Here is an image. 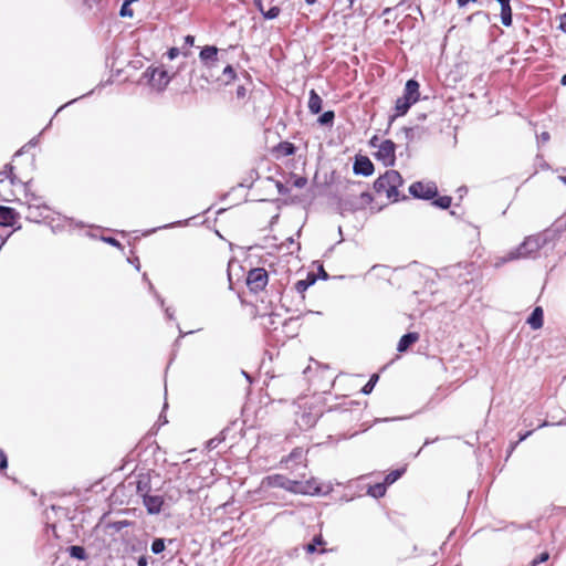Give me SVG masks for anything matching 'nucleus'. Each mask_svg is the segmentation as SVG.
Wrapping results in <instances>:
<instances>
[{
	"mask_svg": "<svg viewBox=\"0 0 566 566\" xmlns=\"http://www.w3.org/2000/svg\"><path fill=\"white\" fill-rule=\"evenodd\" d=\"M559 232L556 229L548 228L542 232L527 235L524 241L515 249L510 250L502 259L501 263L518 259H536L542 250L553 249L558 240Z\"/></svg>",
	"mask_w": 566,
	"mask_h": 566,
	"instance_id": "1",
	"label": "nucleus"
},
{
	"mask_svg": "<svg viewBox=\"0 0 566 566\" xmlns=\"http://www.w3.org/2000/svg\"><path fill=\"white\" fill-rule=\"evenodd\" d=\"M269 484L271 486L281 488L293 493L305 495H317L322 491L319 483L314 478L306 481H296L287 479L281 474H276L269 476Z\"/></svg>",
	"mask_w": 566,
	"mask_h": 566,
	"instance_id": "2",
	"label": "nucleus"
},
{
	"mask_svg": "<svg viewBox=\"0 0 566 566\" xmlns=\"http://www.w3.org/2000/svg\"><path fill=\"white\" fill-rule=\"evenodd\" d=\"M403 184V179L397 170H387L374 182V190L377 193H386V197L392 201L398 200V188Z\"/></svg>",
	"mask_w": 566,
	"mask_h": 566,
	"instance_id": "3",
	"label": "nucleus"
},
{
	"mask_svg": "<svg viewBox=\"0 0 566 566\" xmlns=\"http://www.w3.org/2000/svg\"><path fill=\"white\" fill-rule=\"evenodd\" d=\"M419 87L420 85L416 80L411 78L407 81L402 96L398 97L396 101V116L405 115L409 108L418 102L420 96Z\"/></svg>",
	"mask_w": 566,
	"mask_h": 566,
	"instance_id": "4",
	"label": "nucleus"
},
{
	"mask_svg": "<svg viewBox=\"0 0 566 566\" xmlns=\"http://www.w3.org/2000/svg\"><path fill=\"white\" fill-rule=\"evenodd\" d=\"M269 281L268 272L263 268H255L248 272L247 285L253 293H258L266 286Z\"/></svg>",
	"mask_w": 566,
	"mask_h": 566,
	"instance_id": "5",
	"label": "nucleus"
},
{
	"mask_svg": "<svg viewBox=\"0 0 566 566\" xmlns=\"http://www.w3.org/2000/svg\"><path fill=\"white\" fill-rule=\"evenodd\" d=\"M199 59L209 75L213 76L212 71L218 67L220 61L219 49L214 45H206L201 49Z\"/></svg>",
	"mask_w": 566,
	"mask_h": 566,
	"instance_id": "6",
	"label": "nucleus"
},
{
	"mask_svg": "<svg viewBox=\"0 0 566 566\" xmlns=\"http://www.w3.org/2000/svg\"><path fill=\"white\" fill-rule=\"evenodd\" d=\"M409 192L415 197L419 199H433L438 193V188L434 182H422V181H416L410 185Z\"/></svg>",
	"mask_w": 566,
	"mask_h": 566,
	"instance_id": "7",
	"label": "nucleus"
},
{
	"mask_svg": "<svg viewBox=\"0 0 566 566\" xmlns=\"http://www.w3.org/2000/svg\"><path fill=\"white\" fill-rule=\"evenodd\" d=\"M395 151L396 144L390 139H386L378 145V150L375 156L378 160L382 161L385 166H394L396 160Z\"/></svg>",
	"mask_w": 566,
	"mask_h": 566,
	"instance_id": "8",
	"label": "nucleus"
},
{
	"mask_svg": "<svg viewBox=\"0 0 566 566\" xmlns=\"http://www.w3.org/2000/svg\"><path fill=\"white\" fill-rule=\"evenodd\" d=\"M145 76L148 77L149 84L158 91H163L170 82L167 71L161 67L148 69Z\"/></svg>",
	"mask_w": 566,
	"mask_h": 566,
	"instance_id": "9",
	"label": "nucleus"
},
{
	"mask_svg": "<svg viewBox=\"0 0 566 566\" xmlns=\"http://www.w3.org/2000/svg\"><path fill=\"white\" fill-rule=\"evenodd\" d=\"M319 415L317 412H313L312 410L303 409L301 412L296 415L295 422L301 429H310L314 427L317 422Z\"/></svg>",
	"mask_w": 566,
	"mask_h": 566,
	"instance_id": "10",
	"label": "nucleus"
},
{
	"mask_svg": "<svg viewBox=\"0 0 566 566\" xmlns=\"http://www.w3.org/2000/svg\"><path fill=\"white\" fill-rule=\"evenodd\" d=\"M143 504L149 514H158L161 511L164 499L160 495L145 493L143 494Z\"/></svg>",
	"mask_w": 566,
	"mask_h": 566,
	"instance_id": "11",
	"label": "nucleus"
},
{
	"mask_svg": "<svg viewBox=\"0 0 566 566\" xmlns=\"http://www.w3.org/2000/svg\"><path fill=\"white\" fill-rule=\"evenodd\" d=\"M353 170L356 175L370 176L374 172V164L366 156H358L354 163Z\"/></svg>",
	"mask_w": 566,
	"mask_h": 566,
	"instance_id": "12",
	"label": "nucleus"
},
{
	"mask_svg": "<svg viewBox=\"0 0 566 566\" xmlns=\"http://www.w3.org/2000/svg\"><path fill=\"white\" fill-rule=\"evenodd\" d=\"M402 132L408 143L416 142L422 139L424 136L429 135L430 132L428 128L421 125H415L411 127H403Z\"/></svg>",
	"mask_w": 566,
	"mask_h": 566,
	"instance_id": "13",
	"label": "nucleus"
},
{
	"mask_svg": "<svg viewBox=\"0 0 566 566\" xmlns=\"http://www.w3.org/2000/svg\"><path fill=\"white\" fill-rule=\"evenodd\" d=\"M19 219V213L10 207L0 206V224L12 227Z\"/></svg>",
	"mask_w": 566,
	"mask_h": 566,
	"instance_id": "14",
	"label": "nucleus"
},
{
	"mask_svg": "<svg viewBox=\"0 0 566 566\" xmlns=\"http://www.w3.org/2000/svg\"><path fill=\"white\" fill-rule=\"evenodd\" d=\"M544 323V313L541 306H536L530 317L527 318V324L532 329H539Z\"/></svg>",
	"mask_w": 566,
	"mask_h": 566,
	"instance_id": "15",
	"label": "nucleus"
},
{
	"mask_svg": "<svg viewBox=\"0 0 566 566\" xmlns=\"http://www.w3.org/2000/svg\"><path fill=\"white\" fill-rule=\"evenodd\" d=\"M418 339H419V334L418 333L411 332V333L405 334L400 338V340H399V343L397 345V350L400 352V353L406 352Z\"/></svg>",
	"mask_w": 566,
	"mask_h": 566,
	"instance_id": "16",
	"label": "nucleus"
},
{
	"mask_svg": "<svg viewBox=\"0 0 566 566\" xmlns=\"http://www.w3.org/2000/svg\"><path fill=\"white\" fill-rule=\"evenodd\" d=\"M25 218L33 222H39L41 218H44V212L48 211L46 206L25 207Z\"/></svg>",
	"mask_w": 566,
	"mask_h": 566,
	"instance_id": "17",
	"label": "nucleus"
},
{
	"mask_svg": "<svg viewBox=\"0 0 566 566\" xmlns=\"http://www.w3.org/2000/svg\"><path fill=\"white\" fill-rule=\"evenodd\" d=\"M323 101L315 90L310 91L308 109L313 114H318L322 111Z\"/></svg>",
	"mask_w": 566,
	"mask_h": 566,
	"instance_id": "18",
	"label": "nucleus"
},
{
	"mask_svg": "<svg viewBox=\"0 0 566 566\" xmlns=\"http://www.w3.org/2000/svg\"><path fill=\"white\" fill-rule=\"evenodd\" d=\"M25 190V202L23 203L25 207H36V206H45L40 197L31 192L30 184H24Z\"/></svg>",
	"mask_w": 566,
	"mask_h": 566,
	"instance_id": "19",
	"label": "nucleus"
},
{
	"mask_svg": "<svg viewBox=\"0 0 566 566\" xmlns=\"http://www.w3.org/2000/svg\"><path fill=\"white\" fill-rule=\"evenodd\" d=\"M235 76H237V73H235L234 69L230 64H227L222 71V75L217 76L216 80L228 85L234 81Z\"/></svg>",
	"mask_w": 566,
	"mask_h": 566,
	"instance_id": "20",
	"label": "nucleus"
},
{
	"mask_svg": "<svg viewBox=\"0 0 566 566\" xmlns=\"http://www.w3.org/2000/svg\"><path fill=\"white\" fill-rule=\"evenodd\" d=\"M316 282V277L314 274H308L306 280H300L295 283V290L300 294H304V292Z\"/></svg>",
	"mask_w": 566,
	"mask_h": 566,
	"instance_id": "21",
	"label": "nucleus"
},
{
	"mask_svg": "<svg viewBox=\"0 0 566 566\" xmlns=\"http://www.w3.org/2000/svg\"><path fill=\"white\" fill-rule=\"evenodd\" d=\"M276 151L282 156H291L295 154L296 147L290 142H281L276 147Z\"/></svg>",
	"mask_w": 566,
	"mask_h": 566,
	"instance_id": "22",
	"label": "nucleus"
},
{
	"mask_svg": "<svg viewBox=\"0 0 566 566\" xmlns=\"http://www.w3.org/2000/svg\"><path fill=\"white\" fill-rule=\"evenodd\" d=\"M67 551H69L70 556L75 558V559L84 560L87 557L86 551L82 546L72 545V546L69 547Z\"/></svg>",
	"mask_w": 566,
	"mask_h": 566,
	"instance_id": "23",
	"label": "nucleus"
},
{
	"mask_svg": "<svg viewBox=\"0 0 566 566\" xmlns=\"http://www.w3.org/2000/svg\"><path fill=\"white\" fill-rule=\"evenodd\" d=\"M501 22L505 27L512 25V8L511 6L501 7Z\"/></svg>",
	"mask_w": 566,
	"mask_h": 566,
	"instance_id": "24",
	"label": "nucleus"
},
{
	"mask_svg": "<svg viewBox=\"0 0 566 566\" xmlns=\"http://www.w3.org/2000/svg\"><path fill=\"white\" fill-rule=\"evenodd\" d=\"M386 493V484L385 482L384 483H377L375 485H371L369 489H368V494L371 495L373 497H381L384 496Z\"/></svg>",
	"mask_w": 566,
	"mask_h": 566,
	"instance_id": "25",
	"label": "nucleus"
},
{
	"mask_svg": "<svg viewBox=\"0 0 566 566\" xmlns=\"http://www.w3.org/2000/svg\"><path fill=\"white\" fill-rule=\"evenodd\" d=\"M335 114L333 111L324 112L317 119L318 124L322 126H332L334 123Z\"/></svg>",
	"mask_w": 566,
	"mask_h": 566,
	"instance_id": "26",
	"label": "nucleus"
},
{
	"mask_svg": "<svg viewBox=\"0 0 566 566\" xmlns=\"http://www.w3.org/2000/svg\"><path fill=\"white\" fill-rule=\"evenodd\" d=\"M6 179H10L11 184H15V179L13 176V166L6 165L4 168L0 171V182Z\"/></svg>",
	"mask_w": 566,
	"mask_h": 566,
	"instance_id": "27",
	"label": "nucleus"
},
{
	"mask_svg": "<svg viewBox=\"0 0 566 566\" xmlns=\"http://www.w3.org/2000/svg\"><path fill=\"white\" fill-rule=\"evenodd\" d=\"M379 379V376L377 374H374L369 380L365 384V386L361 388V392L364 395H369L374 387L376 386L377 381Z\"/></svg>",
	"mask_w": 566,
	"mask_h": 566,
	"instance_id": "28",
	"label": "nucleus"
},
{
	"mask_svg": "<svg viewBox=\"0 0 566 566\" xmlns=\"http://www.w3.org/2000/svg\"><path fill=\"white\" fill-rule=\"evenodd\" d=\"M403 469H397L388 473L385 478V484L389 485L395 483L403 473Z\"/></svg>",
	"mask_w": 566,
	"mask_h": 566,
	"instance_id": "29",
	"label": "nucleus"
},
{
	"mask_svg": "<svg viewBox=\"0 0 566 566\" xmlns=\"http://www.w3.org/2000/svg\"><path fill=\"white\" fill-rule=\"evenodd\" d=\"M303 459V449L295 448L292 450V452L286 458L285 462H301Z\"/></svg>",
	"mask_w": 566,
	"mask_h": 566,
	"instance_id": "30",
	"label": "nucleus"
},
{
	"mask_svg": "<svg viewBox=\"0 0 566 566\" xmlns=\"http://www.w3.org/2000/svg\"><path fill=\"white\" fill-rule=\"evenodd\" d=\"M451 201H452L451 197L442 196V197L434 199L433 205L441 209H448L451 205Z\"/></svg>",
	"mask_w": 566,
	"mask_h": 566,
	"instance_id": "31",
	"label": "nucleus"
},
{
	"mask_svg": "<svg viewBox=\"0 0 566 566\" xmlns=\"http://www.w3.org/2000/svg\"><path fill=\"white\" fill-rule=\"evenodd\" d=\"M324 544V539L322 537V535H317L313 538V541L306 545L305 549L307 553H315L316 552V546L318 545H323Z\"/></svg>",
	"mask_w": 566,
	"mask_h": 566,
	"instance_id": "32",
	"label": "nucleus"
},
{
	"mask_svg": "<svg viewBox=\"0 0 566 566\" xmlns=\"http://www.w3.org/2000/svg\"><path fill=\"white\" fill-rule=\"evenodd\" d=\"M281 9L276 6L271 7L269 10H265L262 15L266 20L276 19L280 15Z\"/></svg>",
	"mask_w": 566,
	"mask_h": 566,
	"instance_id": "33",
	"label": "nucleus"
},
{
	"mask_svg": "<svg viewBox=\"0 0 566 566\" xmlns=\"http://www.w3.org/2000/svg\"><path fill=\"white\" fill-rule=\"evenodd\" d=\"M165 549V542L163 538H156L154 539L153 544H151V552L154 554H160L161 552H164Z\"/></svg>",
	"mask_w": 566,
	"mask_h": 566,
	"instance_id": "34",
	"label": "nucleus"
},
{
	"mask_svg": "<svg viewBox=\"0 0 566 566\" xmlns=\"http://www.w3.org/2000/svg\"><path fill=\"white\" fill-rule=\"evenodd\" d=\"M307 184V179L305 177H295L294 181H293V186L295 188H304Z\"/></svg>",
	"mask_w": 566,
	"mask_h": 566,
	"instance_id": "35",
	"label": "nucleus"
},
{
	"mask_svg": "<svg viewBox=\"0 0 566 566\" xmlns=\"http://www.w3.org/2000/svg\"><path fill=\"white\" fill-rule=\"evenodd\" d=\"M103 241L108 243V244H111V245H113V247L123 249L120 242L118 240H116L115 238H113V237H104Z\"/></svg>",
	"mask_w": 566,
	"mask_h": 566,
	"instance_id": "36",
	"label": "nucleus"
},
{
	"mask_svg": "<svg viewBox=\"0 0 566 566\" xmlns=\"http://www.w3.org/2000/svg\"><path fill=\"white\" fill-rule=\"evenodd\" d=\"M8 467V458L3 450L0 449V470H4Z\"/></svg>",
	"mask_w": 566,
	"mask_h": 566,
	"instance_id": "37",
	"label": "nucleus"
},
{
	"mask_svg": "<svg viewBox=\"0 0 566 566\" xmlns=\"http://www.w3.org/2000/svg\"><path fill=\"white\" fill-rule=\"evenodd\" d=\"M548 558H549L548 553H547V552H544V553H542L537 558H535V559L533 560V565L535 566V565H537V564L544 563V562H546Z\"/></svg>",
	"mask_w": 566,
	"mask_h": 566,
	"instance_id": "38",
	"label": "nucleus"
},
{
	"mask_svg": "<svg viewBox=\"0 0 566 566\" xmlns=\"http://www.w3.org/2000/svg\"><path fill=\"white\" fill-rule=\"evenodd\" d=\"M119 13L122 17H126V15L132 17L133 15L132 10L128 9V1H125V3L122 6Z\"/></svg>",
	"mask_w": 566,
	"mask_h": 566,
	"instance_id": "39",
	"label": "nucleus"
},
{
	"mask_svg": "<svg viewBox=\"0 0 566 566\" xmlns=\"http://www.w3.org/2000/svg\"><path fill=\"white\" fill-rule=\"evenodd\" d=\"M461 271H462V268L460 264L454 265V266L450 268V275L451 276H461Z\"/></svg>",
	"mask_w": 566,
	"mask_h": 566,
	"instance_id": "40",
	"label": "nucleus"
},
{
	"mask_svg": "<svg viewBox=\"0 0 566 566\" xmlns=\"http://www.w3.org/2000/svg\"><path fill=\"white\" fill-rule=\"evenodd\" d=\"M558 29L566 33V13L559 15Z\"/></svg>",
	"mask_w": 566,
	"mask_h": 566,
	"instance_id": "41",
	"label": "nucleus"
},
{
	"mask_svg": "<svg viewBox=\"0 0 566 566\" xmlns=\"http://www.w3.org/2000/svg\"><path fill=\"white\" fill-rule=\"evenodd\" d=\"M147 483H144L143 481H138L137 484V492L143 496V494L147 493Z\"/></svg>",
	"mask_w": 566,
	"mask_h": 566,
	"instance_id": "42",
	"label": "nucleus"
},
{
	"mask_svg": "<svg viewBox=\"0 0 566 566\" xmlns=\"http://www.w3.org/2000/svg\"><path fill=\"white\" fill-rule=\"evenodd\" d=\"M549 133L547 132H543L541 135L537 136V142L538 143H547L549 140Z\"/></svg>",
	"mask_w": 566,
	"mask_h": 566,
	"instance_id": "43",
	"label": "nucleus"
},
{
	"mask_svg": "<svg viewBox=\"0 0 566 566\" xmlns=\"http://www.w3.org/2000/svg\"><path fill=\"white\" fill-rule=\"evenodd\" d=\"M179 53H180V52H179V49H178V48H171V49H169V51H168V53H167V54H168V57H169L170 60H174L175 57H177V56L179 55Z\"/></svg>",
	"mask_w": 566,
	"mask_h": 566,
	"instance_id": "44",
	"label": "nucleus"
},
{
	"mask_svg": "<svg viewBox=\"0 0 566 566\" xmlns=\"http://www.w3.org/2000/svg\"><path fill=\"white\" fill-rule=\"evenodd\" d=\"M532 433H533V431H532V430L526 431L525 433H520V434H518V440H517V441H518V442L524 441V440H525V439H527Z\"/></svg>",
	"mask_w": 566,
	"mask_h": 566,
	"instance_id": "45",
	"label": "nucleus"
},
{
	"mask_svg": "<svg viewBox=\"0 0 566 566\" xmlns=\"http://www.w3.org/2000/svg\"><path fill=\"white\" fill-rule=\"evenodd\" d=\"M147 565H148V560H147L146 556H140L137 559V566H147Z\"/></svg>",
	"mask_w": 566,
	"mask_h": 566,
	"instance_id": "46",
	"label": "nucleus"
},
{
	"mask_svg": "<svg viewBox=\"0 0 566 566\" xmlns=\"http://www.w3.org/2000/svg\"><path fill=\"white\" fill-rule=\"evenodd\" d=\"M478 0H457L459 8H464L469 2H476Z\"/></svg>",
	"mask_w": 566,
	"mask_h": 566,
	"instance_id": "47",
	"label": "nucleus"
},
{
	"mask_svg": "<svg viewBox=\"0 0 566 566\" xmlns=\"http://www.w3.org/2000/svg\"><path fill=\"white\" fill-rule=\"evenodd\" d=\"M254 1V4L256 7V9L263 13L265 10H264V7H263V3H262V0H253Z\"/></svg>",
	"mask_w": 566,
	"mask_h": 566,
	"instance_id": "48",
	"label": "nucleus"
},
{
	"mask_svg": "<svg viewBox=\"0 0 566 566\" xmlns=\"http://www.w3.org/2000/svg\"><path fill=\"white\" fill-rule=\"evenodd\" d=\"M245 92H247V91H245V88H244L243 86H239V87L237 88V96H238V97H244V96H245Z\"/></svg>",
	"mask_w": 566,
	"mask_h": 566,
	"instance_id": "49",
	"label": "nucleus"
},
{
	"mask_svg": "<svg viewBox=\"0 0 566 566\" xmlns=\"http://www.w3.org/2000/svg\"><path fill=\"white\" fill-rule=\"evenodd\" d=\"M476 15H485V17H486L488 14H486V13H484L483 11H478V12H475V13H473V14L469 15V17H468V21H469V22H470V21H473V18H474V17H476Z\"/></svg>",
	"mask_w": 566,
	"mask_h": 566,
	"instance_id": "50",
	"label": "nucleus"
},
{
	"mask_svg": "<svg viewBox=\"0 0 566 566\" xmlns=\"http://www.w3.org/2000/svg\"><path fill=\"white\" fill-rule=\"evenodd\" d=\"M378 142H379L378 137H377V136H374V137L370 139V146H373V147H377V148H378V145L380 144V143H378Z\"/></svg>",
	"mask_w": 566,
	"mask_h": 566,
	"instance_id": "51",
	"label": "nucleus"
},
{
	"mask_svg": "<svg viewBox=\"0 0 566 566\" xmlns=\"http://www.w3.org/2000/svg\"><path fill=\"white\" fill-rule=\"evenodd\" d=\"M165 314H166L167 318H169V319L174 318V312L169 307L165 308Z\"/></svg>",
	"mask_w": 566,
	"mask_h": 566,
	"instance_id": "52",
	"label": "nucleus"
},
{
	"mask_svg": "<svg viewBox=\"0 0 566 566\" xmlns=\"http://www.w3.org/2000/svg\"><path fill=\"white\" fill-rule=\"evenodd\" d=\"M185 41H186V43H187V44H189V45H193L195 38H193L192 35H187V36L185 38Z\"/></svg>",
	"mask_w": 566,
	"mask_h": 566,
	"instance_id": "53",
	"label": "nucleus"
},
{
	"mask_svg": "<svg viewBox=\"0 0 566 566\" xmlns=\"http://www.w3.org/2000/svg\"><path fill=\"white\" fill-rule=\"evenodd\" d=\"M277 189H279L280 193H282V195L286 193V189L284 188V186L281 182H277Z\"/></svg>",
	"mask_w": 566,
	"mask_h": 566,
	"instance_id": "54",
	"label": "nucleus"
},
{
	"mask_svg": "<svg viewBox=\"0 0 566 566\" xmlns=\"http://www.w3.org/2000/svg\"><path fill=\"white\" fill-rule=\"evenodd\" d=\"M518 443H520L518 441L511 443L509 454H511L515 450V448L517 447Z\"/></svg>",
	"mask_w": 566,
	"mask_h": 566,
	"instance_id": "55",
	"label": "nucleus"
},
{
	"mask_svg": "<svg viewBox=\"0 0 566 566\" xmlns=\"http://www.w3.org/2000/svg\"><path fill=\"white\" fill-rule=\"evenodd\" d=\"M208 447H209L210 449L216 448V447H217V442H216V440H214V439H211V440L208 442Z\"/></svg>",
	"mask_w": 566,
	"mask_h": 566,
	"instance_id": "56",
	"label": "nucleus"
},
{
	"mask_svg": "<svg viewBox=\"0 0 566 566\" xmlns=\"http://www.w3.org/2000/svg\"><path fill=\"white\" fill-rule=\"evenodd\" d=\"M496 1L500 3L501 7H503V4L511 6L510 4L511 0H496Z\"/></svg>",
	"mask_w": 566,
	"mask_h": 566,
	"instance_id": "57",
	"label": "nucleus"
},
{
	"mask_svg": "<svg viewBox=\"0 0 566 566\" xmlns=\"http://www.w3.org/2000/svg\"><path fill=\"white\" fill-rule=\"evenodd\" d=\"M159 421H160L161 424H165V423L168 422L167 418L165 416H163V413L159 416Z\"/></svg>",
	"mask_w": 566,
	"mask_h": 566,
	"instance_id": "58",
	"label": "nucleus"
},
{
	"mask_svg": "<svg viewBox=\"0 0 566 566\" xmlns=\"http://www.w3.org/2000/svg\"><path fill=\"white\" fill-rule=\"evenodd\" d=\"M156 297H157V300H158V302H159L160 306L163 307V306H164V304H165L164 300H163L158 294H156Z\"/></svg>",
	"mask_w": 566,
	"mask_h": 566,
	"instance_id": "59",
	"label": "nucleus"
},
{
	"mask_svg": "<svg viewBox=\"0 0 566 566\" xmlns=\"http://www.w3.org/2000/svg\"><path fill=\"white\" fill-rule=\"evenodd\" d=\"M560 84L566 85V74H564L560 78Z\"/></svg>",
	"mask_w": 566,
	"mask_h": 566,
	"instance_id": "60",
	"label": "nucleus"
},
{
	"mask_svg": "<svg viewBox=\"0 0 566 566\" xmlns=\"http://www.w3.org/2000/svg\"><path fill=\"white\" fill-rule=\"evenodd\" d=\"M242 375L249 380L251 381V377L249 374H247L244 370H242Z\"/></svg>",
	"mask_w": 566,
	"mask_h": 566,
	"instance_id": "61",
	"label": "nucleus"
},
{
	"mask_svg": "<svg viewBox=\"0 0 566 566\" xmlns=\"http://www.w3.org/2000/svg\"><path fill=\"white\" fill-rule=\"evenodd\" d=\"M558 179L566 185V176H559Z\"/></svg>",
	"mask_w": 566,
	"mask_h": 566,
	"instance_id": "62",
	"label": "nucleus"
},
{
	"mask_svg": "<svg viewBox=\"0 0 566 566\" xmlns=\"http://www.w3.org/2000/svg\"><path fill=\"white\" fill-rule=\"evenodd\" d=\"M307 4H314L317 2V0H305Z\"/></svg>",
	"mask_w": 566,
	"mask_h": 566,
	"instance_id": "63",
	"label": "nucleus"
},
{
	"mask_svg": "<svg viewBox=\"0 0 566 566\" xmlns=\"http://www.w3.org/2000/svg\"><path fill=\"white\" fill-rule=\"evenodd\" d=\"M433 441H434V440H429V439H427V440L424 441L423 446H428V444L432 443Z\"/></svg>",
	"mask_w": 566,
	"mask_h": 566,
	"instance_id": "64",
	"label": "nucleus"
}]
</instances>
